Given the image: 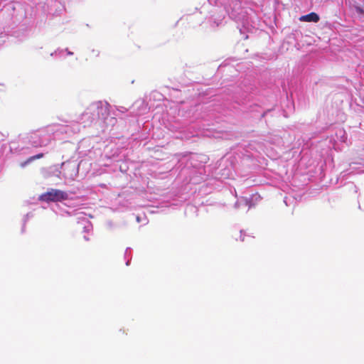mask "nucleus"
Instances as JSON below:
<instances>
[{
	"instance_id": "obj_12",
	"label": "nucleus",
	"mask_w": 364,
	"mask_h": 364,
	"mask_svg": "<svg viewBox=\"0 0 364 364\" xmlns=\"http://www.w3.org/2000/svg\"><path fill=\"white\" fill-rule=\"evenodd\" d=\"M240 240L242 241V242L245 240L244 237L242 236V231L240 232Z\"/></svg>"
},
{
	"instance_id": "obj_9",
	"label": "nucleus",
	"mask_w": 364,
	"mask_h": 364,
	"mask_svg": "<svg viewBox=\"0 0 364 364\" xmlns=\"http://www.w3.org/2000/svg\"><path fill=\"white\" fill-rule=\"evenodd\" d=\"M117 110L122 113H124L127 111V109L125 108L124 107H119V108H117Z\"/></svg>"
},
{
	"instance_id": "obj_1",
	"label": "nucleus",
	"mask_w": 364,
	"mask_h": 364,
	"mask_svg": "<svg viewBox=\"0 0 364 364\" xmlns=\"http://www.w3.org/2000/svg\"><path fill=\"white\" fill-rule=\"evenodd\" d=\"M67 127L61 125H49L43 129L34 131L27 134L26 139L33 146H46L58 132H67Z\"/></svg>"
},
{
	"instance_id": "obj_11",
	"label": "nucleus",
	"mask_w": 364,
	"mask_h": 364,
	"mask_svg": "<svg viewBox=\"0 0 364 364\" xmlns=\"http://www.w3.org/2000/svg\"><path fill=\"white\" fill-rule=\"evenodd\" d=\"M356 11L359 13H363V10L360 7H356Z\"/></svg>"
},
{
	"instance_id": "obj_10",
	"label": "nucleus",
	"mask_w": 364,
	"mask_h": 364,
	"mask_svg": "<svg viewBox=\"0 0 364 364\" xmlns=\"http://www.w3.org/2000/svg\"><path fill=\"white\" fill-rule=\"evenodd\" d=\"M130 250H131V249H130L129 247H127V250H126V251H125V253H124V257H125V258H127V257H128V254H129V252H130Z\"/></svg>"
},
{
	"instance_id": "obj_8",
	"label": "nucleus",
	"mask_w": 364,
	"mask_h": 364,
	"mask_svg": "<svg viewBox=\"0 0 364 364\" xmlns=\"http://www.w3.org/2000/svg\"><path fill=\"white\" fill-rule=\"evenodd\" d=\"M86 223H87V224L85 225L84 229H85V231H87H87H89L90 230H91V228H92V225H91V224L90 223V222H88V221H87V222H86Z\"/></svg>"
},
{
	"instance_id": "obj_6",
	"label": "nucleus",
	"mask_w": 364,
	"mask_h": 364,
	"mask_svg": "<svg viewBox=\"0 0 364 364\" xmlns=\"http://www.w3.org/2000/svg\"><path fill=\"white\" fill-rule=\"evenodd\" d=\"M43 156V154L41 153V154H38L36 155H34L33 156L28 158L26 160L24 161V166L31 164L34 160L39 159L42 158Z\"/></svg>"
},
{
	"instance_id": "obj_2",
	"label": "nucleus",
	"mask_w": 364,
	"mask_h": 364,
	"mask_svg": "<svg viewBox=\"0 0 364 364\" xmlns=\"http://www.w3.org/2000/svg\"><path fill=\"white\" fill-rule=\"evenodd\" d=\"M68 199V193L65 191L50 188L39 196V200L45 202H61Z\"/></svg>"
},
{
	"instance_id": "obj_3",
	"label": "nucleus",
	"mask_w": 364,
	"mask_h": 364,
	"mask_svg": "<svg viewBox=\"0 0 364 364\" xmlns=\"http://www.w3.org/2000/svg\"><path fill=\"white\" fill-rule=\"evenodd\" d=\"M92 108L87 109L82 115L81 123L83 124L84 127L92 123L95 119V116L91 112Z\"/></svg>"
},
{
	"instance_id": "obj_5",
	"label": "nucleus",
	"mask_w": 364,
	"mask_h": 364,
	"mask_svg": "<svg viewBox=\"0 0 364 364\" xmlns=\"http://www.w3.org/2000/svg\"><path fill=\"white\" fill-rule=\"evenodd\" d=\"M299 20L306 22L317 23L320 20V17L316 13L311 12L309 14L301 16Z\"/></svg>"
},
{
	"instance_id": "obj_13",
	"label": "nucleus",
	"mask_w": 364,
	"mask_h": 364,
	"mask_svg": "<svg viewBox=\"0 0 364 364\" xmlns=\"http://www.w3.org/2000/svg\"><path fill=\"white\" fill-rule=\"evenodd\" d=\"M129 261H130V259H128L127 261L126 262V265L128 266L129 264Z\"/></svg>"
},
{
	"instance_id": "obj_7",
	"label": "nucleus",
	"mask_w": 364,
	"mask_h": 364,
	"mask_svg": "<svg viewBox=\"0 0 364 364\" xmlns=\"http://www.w3.org/2000/svg\"><path fill=\"white\" fill-rule=\"evenodd\" d=\"M241 204H244L245 205H248V200L247 199H245V200H242L241 201H237L235 203V208H238L240 206V205Z\"/></svg>"
},
{
	"instance_id": "obj_4",
	"label": "nucleus",
	"mask_w": 364,
	"mask_h": 364,
	"mask_svg": "<svg viewBox=\"0 0 364 364\" xmlns=\"http://www.w3.org/2000/svg\"><path fill=\"white\" fill-rule=\"evenodd\" d=\"M73 54V51H70L67 48H58L53 53H50L51 56H55L58 58H65L68 55H71Z\"/></svg>"
},
{
	"instance_id": "obj_14",
	"label": "nucleus",
	"mask_w": 364,
	"mask_h": 364,
	"mask_svg": "<svg viewBox=\"0 0 364 364\" xmlns=\"http://www.w3.org/2000/svg\"><path fill=\"white\" fill-rule=\"evenodd\" d=\"M84 238H85V240H89V238L87 237H86V236H85Z\"/></svg>"
}]
</instances>
